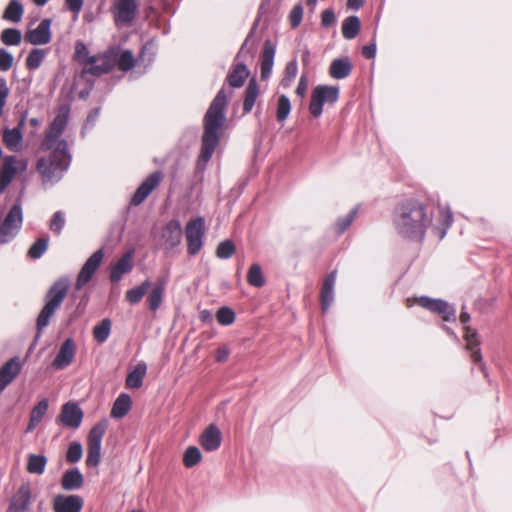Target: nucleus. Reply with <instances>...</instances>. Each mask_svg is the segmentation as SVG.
Segmentation results:
<instances>
[{
    "label": "nucleus",
    "mask_w": 512,
    "mask_h": 512,
    "mask_svg": "<svg viewBox=\"0 0 512 512\" xmlns=\"http://www.w3.org/2000/svg\"><path fill=\"white\" fill-rule=\"evenodd\" d=\"M70 116V106L62 104L57 108L56 115L45 134L43 147L52 149L47 158H40L37 162V170L43 183L54 184L58 182L68 170L71 163V154L65 139L58 138L67 127Z\"/></svg>",
    "instance_id": "nucleus-1"
},
{
    "label": "nucleus",
    "mask_w": 512,
    "mask_h": 512,
    "mask_svg": "<svg viewBox=\"0 0 512 512\" xmlns=\"http://www.w3.org/2000/svg\"><path fill=\"white\" fill-rule=\"evenodd\" d=\"M228 98L229 95H227L225 86H223L217 92L203 117L201 149L196 161V169L199 172L206 170L207 164L224 134Z\"/></svg>",
    "instance_id": "nucleus-2"
},
{
    "label": "nucleus",
    "mask_w": 512,
    "mask_h": 512,
    "mask_svg": "<svg viewBox=\"0 0 512 512\" xmlns=\"http://www.w3.org/2000/svg\"><path fill=\"white\" fill-rule=\"evenodd\" d=\"M392 223L399 237L421 243L433 223V214L428 211L424 202L416 198H406L395 205Z\"/></svg>",
    "instance_id": "nucleus-3"
},
{
    "label": "nucleus",
    "mask_w": 512,
    "mask_h": 512,
    "mask_svg": "<svg viewBox=\"0 0 512 512\" xmlns=\"http://www.w3.org/2000/svg\"><path fill=\"white\" fill-rule=\"evenodd\" d=\"M69 287V277L61 276L56 281H54V283L47 290L44 296V306L36 320V327L38 332L37 337H39L42 330L49 325L51 317L60 308L62 302L68 294Z\"/></svg>",
    "instance_id": "nucleus-4"
},
{
    "label": "nucleus",
    "mask_w": 512,
    "mask_h": 512,
    "mask_svg": "<svg viewBox=\"0 0 512 512\" xmlns=\"http://www.w3.org/2000/svg\"><path fill=\"white\" fill-rule=\"evenodd\" d=\"M22 194L8 211L4 219L0 217V244L10 243L18 234L23 223Z\"/></svg>",
    "instance_id": "nucleus-5"
},
{
    "label": "nucleus",
    "mask_w": 512,
    "mask_h": 512,
    "mask_svg": "<svg viewBox=\"0 0 512 512\" xmlns=\"http://www.w3.org/2000/svg\"><path fill=\"white\" fill-rule=\"evenodd\" d=\"M108 423L103 419L96 423L89 431L87 437V456L86 465L88 467H97L101 461L102 439L107 430Z\"/></svg>",
    "instance_id": "nucleus-6"
},
{
    "label": "nucleus",
    "mask_w": 512,
    "mask_h": 512,
    "mask_svg": "<svg viewBox=\"0 0 512 512\" xmlns=\"http://www.w3.org/2000/svg\"><path fill=\"white\" fill-rule=\"evenodd\" d=\"M338 99V86L318 85L312 91L309 111L313 117L319 118L323 113L324 104H334Z\"/></svg>",
    "instance_id": "nucleus-7"
},
{
    "label": "nucleus",
    "mask_w": 512,
    "mask_h": 512,
    "mask_svg": "<svg viewBox=\"0 0 512 512\" xmlns=\"http://www.w3.org/2000/svg\"><path fill=\"white\" fill-rule=\"evenodd\" d=\"M205 235V219L201 216L191 219L185 227L187 252L190 256L197 255L203 247Z\"/></svg>",
    "instance_id": "nucleus-8"
},
{
    "label": "nucleus",
    "mask_w": 512,
    "mask_h": 512,
    "mask_svg": "<svg viewBox=\"0 0 512 512\" xmlns=\"http://www.w3.org/2000/svg\"><path fill=\"white\" fill-rule=\"evenodd\" d=\"M34 497L30 482H24L11 496L6 512H30Z\"/></svg>",
    "instance_id": "nucleus-9"
},
{
    "label": "nucleus",
    "mask_w": 512,
    "mask_h": 512,
    "mask_svg": "<svg viewBox=\"0 0 512 512\" xmlns=\"http://www.w3.org/2000/svg\"><path fill=\"white\" fill-rule=\"evenodd\" d=\"M417 303L434 313L439 314L445 322L456 321V310L447 301L442 299H434L428 296H421L417 299Z\"/></svg>",
    "instance_id": "nucleus-10"
},
{
    "label": "nucleus",
    "mask_w": 512,
    "mask_h": 512,
    "mask_svg": "<svg viewBox=\"0 0 512 512\" xmlns=\"http://www.w3.org/2000/svg\"><path fill=\"white\" fill-rule=\"evenodd\" d=\"M104 257V250L100 248L96 250L82 266L76 280L75 288L77 290L82 289L84 285L90 282L101 265Z\"/></svg>",
    "instance_id": "nucleus-11"
},
{
    "label": "nucleus",
    "mask_w": 512,
    "mask_h": 512,
    "mask_svg": "<svg viewBox=\"0 0 512 512\" xmlns=\"http://www.w3.org/2000/svg\"><path fill=\"white\" fill-rule=\"evenodd\" d=\"M83 416V410L78 403L67 402L62 406L57 421L61 422L65 427L75 430L80 427Z\"/></svg>",
    "instance_id": "nucleus-12"
},
{
    "label": "nucleus",
    "mask_w": 512,
    "mask_h": 512,
    "mask_svg": "<svg viewBox=\"0 0 512 512\" xmlns=\"http://www.w3.org/2000/svg\"><path fill=\"white\" fill-rule=\"evenodd\" d=\"M161 240L165 250L178 247L182 240V227L178 219L168 221L161 231Z\"/></svg>",
    "instance_id": "nucleus-13"
},
{
    "label": "nucleus",
    "mask_w": 512,
    "mask_h": 512,
    "mask_svg": "<svg viewBox=\"0 0 512 512\" xmlns=\"http://www.w3.org/2000/svg\"><path fill=\"white\" fill-rule=\"evenodd\" d=\"M116 25L131 24L137 14V0H116L114 3Z\"/></svg>",
    "instance_id": "nucleus-14"
},
{
    "label": "nucleus",
    "mask_w": 512,
    "mask_h": 512,
    "mask_svg": "<svg viewBox=\"0 0 512 512\" xmlns=\"http://www.w3.org/2000/svg\"><path fill=\"white\" fill-rule=\"evenodd\" d=\"M162 179L163 173L160 170L151 173L136 189L131 198V204L134 206L140 205L160 184Z\"/></svg>",
    "instance_id": "nucleus-15"
},
{
    "label": "nucleus",
    "mask_w": 512,
    "mask_h": 512,
    "mask_svg": "<svg viewBox=\"0 0 512 512\" xmlns=\"http://www.w3.org/2000/svg\"><path fill=\"white\" fill-rule=\"evenodd\" d=\"M162 179L163 173L160 170L151 173L136 189L131 198V204L134 206L140 205L160 184Z\"/></svg>",
    "instance_id": "nucleus-16"
},
{
    "label": "nucleus",
    "mask_w": 512,
    "mask_h": 512,
    "mask_svg": "<svg viewBox=\"0 0 512 512\" xmlns=\"http://www.w3.org/2000/svg\"><path fill=\"white\" fill-rule=\"evenodd\" d=\"M133 254L134 250H128L115 263L110 265L109 279L112 283L119 282L125 274L133 270Z\"/></svg>",
    "instance_id": "nucleus-17"
},
{
    "label": "nucleus",
    "mask_w": 512,
    "mask_h": 512,
    "mask_svg": "<svg viewBox=\"0 0 512 512\" xmlns=\"http://www.w3.org/2000/svg\"><path fill=\"white\" fill-rule=\"evenodd\" d=\"M76 345L72 338H67L60 346L58 353L51 363L52 368L62 370L67 368L75 358Z\"/></svg>",
    "instance_id": "nucleus-18"
},
{
    "label": "nucleus",
    "mask_w": 512,
    "mask_h": 512,
    "mask_svg": "<svg viewBox=\"0 0 512 512\" xmlns=\"http://www.w3.org/2000/svg\"><path fill=\"white\" fill-rule=\"evenodd\" d=\"M51 23V19H43L35 29L26 32L25 40L35 46L48 44L51 41Z\"/></svg>",
    "instance_id": "nucleus-19"
},
{
    "label": "nucleus",
    "mask_w": 512,
    "mask_h": 512,
    "mask_svg": "<svg viewBox=\"0 0 512 512\" xmlns=\"http://www.w3.org/2000/svg\"><path fill=\"white\" fill-rule=\"evenodd\" d=\"M22 370V364L19 357L15 356L5 362L0 368V393L11 384Z\"/></svg>",
    "instance_id": "nucleus-20"
},
{
    "label": "nucleus",
    "mask_w": 512,
    "mask_h": 512,
    "mask_svg": "<svg viewBox=\"0 0 512 512\" xmlns=\"http://www.w3.org/2000/svg\"><path fill=\"white\" fill-rule=\"evenodd\" d=\"M84 500L79 495H57L53 500L54 512H81Z\"/></svg>",
    "instance_id": "nucleus-21"
},
{
    "label": "nucleus",
    "mask_w": 512,
    "mask_h": 512,
    "mask_svg": "<svg viewBox=\"0 0 512 512\" xmlns=\"http://www.w3.org/2000/svg\"><path fill=\"white\" fill-rule=\"evenodd\" d=\"M477 332L472 330L470 327H466L465 340H466V349L471 352L472 361L475 364H479L480 370L483 372L484 376L488 377V372L485 364L483 363L481 350L479 348L480 342L477 337Z\"/></svg>",
    "instance_id": "nucleus-22"
},
{
    "label": "nucleus",
    "mask_w": 512,
    "mask_h": 512,
    "mask_svg": "<svg viewBox=\"0 0 512 512\" xmlns=\"http://www.w3.org/2000/svg\"><path fill=\"white\" fill-rule=\"evenodd\" d=\"M199 442L205 451H216L222 442V434L219 427L215 424H210L200 435Z\"/></svg>",
    "instance_id": "nucleus-23"
},
{
    "label": "nucleus",
    "mask_w": 512,
    "mask_h": 512,
    "mask_svg": "<svg viewBox=\"0 0 512 512\" xmlns=\"http://www.w3.org/2000/svg\"><path fill=\"white\" fill-rule=\"evenodd\" d=\"M336 271L328 273L323 281L320 292V305L323 313H326L334 301V287L336 282Z\"/></svg>",
    "instance_id": "nucleus-24"
},
{
    "label": "nucleus",
    "mask_w": 512,
    "mask_h": 512,
    "mask_svg": "<svg viewBox=\"0 0 512 512\" xmlns=\"http://www.w3.org/2000/svg\"><path fill=\"white\" fill-rule=\"evenodd\" d=\"M26 115H27V112H25L22 115V117L16 127H14L13 129L5 128V130H4L3 141L6 145V147L10 150H18L19 149V146L23 139L22 129L25 125Z\"/></svg>",
    "instance_id": "nucleus-25"
},
{
    "label": "nucleus",
    "mask_w": 512,
    "mask_h": 512,
    "mask_svg": "<svg viewBox=\"0 0 512 512\" xmlns=\"http://www.w3.org/2000/svg\"><path fill=\"white\" fill-rule=\"evenodd\" d=\"M249 74L250 71L245 63L233 62L225 81L231 88H240L244 85Z\"/></svg>",
    "instance_id": "nucleus-26"
},
{
    "label": "nucleus",
    "mask_w": 512,
    "mask_h": 512,
    "mask_svg": "<svg viewBox=\"0 0 512 512\" xmlns=\"http://www.w3.org/2000/svg\"><path fill=\"white\" fill-rule=\"evenodd\" d=\"M276 45L271 40H266L263 46L261 57V78L263 80L270 77L274 64Z\"/></svg>",
    "instance_id": "nucleus-27"
},
{
    "label": "nucleus",
    "mask_w": 512,
    "mask_h": 512,
    "mask_svg": "<svg viewBox=\"0 0 512 512\" xmlns=\"http://www.w3.org/2000/svg\"><path fill=\"white\" fill-rule=\"evenodd\" d=\"M17 173L16 157L7 156L4 159L0 174V195L6 190Z\"/></svg>",
    "instance_id": "nucleus-28"
},
{
    "label": "nucleus",
    "mask_w": 512,
    "mask_h": 512,
    "mask_svg": "<svg viewBox=\"0 0 512 512\" xmlns=\"http://www.w3.org/2000/svg\"><path fill=\"white\" fill-rule=\"evenodd\" d=\"M83 484V475L77 467L66 470L62 475L61 485L66 491L78 490L82 488Z\"/></svg>",
    "instance_id": "nucleus-29"
},
{
    "label": "nucleus",
    "mask_w": 512,
    "mask_h": 512,
    "mask_svg": "<svg viewBox=\"0 0 512 512\" xmlns=\"http://www.w3.org/2000/svg\"><path fill=\"white\" fill-rule=\"evenodd\" d=\"M352 68L349 57L336 58L330 64L329 74L334 79H345L351 74Z\"/></svg>",
    "instance_id": "nucleus-30"
},
{
    "label": "nucleus",
    "mask_w": 512,
    "mask_h": 512,
    "mask_svg": "<svg viewBox=\"0 0 512 512\" xmlns=\"http://www.w3.org/2000/svg\"><path fill=\"white\" fill-rule=\"evenodd\" d=\"M147 373V365L145 362H139L128 374L125 385L129 389H138L143 385L144 377Z\"/></svg>",
    "instance_id": "nucleus-31"
},
{
    "label": "nucleus",
    "mask_w": 512,
    "mask_h": 512,
    "mask_svg": "<svg viewBox=\"0 0 512 512\" xmlns=\"http://www.w3.org/2000/svg\"><path fill=\"white\" fill-rule=\"evenodd\" d=\"M166 281L164 278H159L155 285L152 287L147 302L149 309L152 312H156L162 304L164 293H165Z\"/></svg>",
    "instance_id": "nucleus-32"
},
{
    "label": "nucleus",
    "mask_w": 512,
    "mask_h": 512,
    "mask_svg": "<svg viewBox=\"0 0 512 512\" xmlns=\"http://www.w3.org/2000/svg\"><path fill=\"white\" fill-rule=\"evenodd\" d=\"M49 408V402L47 398L40 400L31 410L29 416V423L26 432L33 431L36 426L42 421Z\"/></svg>",
    "instance_id": "nucleus-33"
},
{
    "label": "nucleus",
    "mask_w": 512,
    "mask_h": 512,
    "mask_svg": "<svg viewBox=\"0 0 512 512\" xmlns=\"http://www.w3.org/2000/svg\"><path fill=\"white\" fill-rule=\"evenodd\" d=\"M132 406V399L129 394L121 393L113 403L111 417L121 419L128 414Z\"/></svg>",
    "instance_id": "nucleus-34"
},
{
    "label": "nucleus",
    "mask_w": 512,
    "mask_h": 512,
    "mask_svg": "<svg viewBox=\"0 0 512 512\" xmlns=\"http://www.w3.org/2000/svg\"><path fill=\"white\" fill-rule=\"evenodd\" d=\"M259 96V86L255 78L250 79L244 93L243 114L252 111L255 102Z\"/></svg>",
    "instance_id": "nucleus-35"
},
{
    "label": "nucleus",
    "mask_w": 512,
    "mask_h": 512,
    "mask_svg": "<svg viewBox=\"0 0 512 512\" xmlns=\"http://www.w3.org/2000/svg\"><path fill=\"white\" fill-rule=\"evenodd\" d=\"M360 31V19L357 16H349L342 23V35L347 40L357 37Z\"/></svg>",
    "instance_id": "nucleus-36"
},
{
    "label": "nucleus",
    "mask_w": 512,
    "mask_h": 512,
    "mask_svg": "<svg viewBox=\"0 0 512 512\" xmlns=\"http://www.w3.org/2000/svg\"><path fill=\"white\" fill-rule=\"evenodd\" d=\"M24 13L23 5L19 0H10L4 10L3 18L5 20L17 23L21 20Z\"/></svg>",
    "instance_id": "nucleus-37"
},
{
    "label": "nucleus",
    "mask_w": 512,
    "mask_h": 512,
    "mask_svg": "<svg viewBox=\"0 0 512 512\" xmlns=\"http://www.w3.org/2000/svg\"><path fill=\"white\" fill-rule=\"evenodd\" d=\"M358 210L359 207L355 206L349 211L347 215L341 216L335 221L334 229L338 235H342L350 227V225L352 224V222L354 221L355 217L358 214Z\"/></svg>",
    "instance_id": "nucleus-38"
},
{
    "label": "nucleus",
    "mask_w": 512,
    "mask_h": 512,
    "mask_svg": "<svg viewBox=\"0 0 512 512\" xmlns=\"http://www.w3.org/2000/svg\"><path fill=\"white\" fill-rule=\"evenodd\" d=\"M150 287L151 282L148 279L143 281L139 286L129 289L126 292V300L131 304L139 303Z\"/></svg>",
    "instance_id": "nucleus-39"
},
{
    "label": "nucleus",
    "mask_w": 512,
    "mask_h": 512,
    "mask_svg": "<svg viewBox=\"0 0 512 512\" xmlns=\"http://www.w3.org/2000/svg\"><path fill=\"white\" fill-rule=\"evenodd\" d=\"M47 458L44 455L30 454L28 457L27 470L32 474H43Z\"/></svg>",
    "instance_id": "nucleus-40"
},
{
    "label": "nucleus",
    "mask_w": 512,
    "mask_h": 512,
    "mask_svg": "<svg viewBox=\"0 0 512 512\" xmlns=\"http://www.w3.org/2000/svg\"><path fill=\"white\" fill-rule=\"evenodd\" d=\"M247 282L256 288H261L265 284V278L262 272V268L258 263H254L250 266L247 273Z\"/></svg>",
    "instance_id": "nucleus-41"
},
{
    "label": "nucleus",
    "mask_w": 512,
    "mask_h": 512,
    "mask_svg": "<svg viewBox=\"0 0 512 512\" xmlns=\"http://www.w3.org/2000/svg\"><path fill=\"white\" fill-rule=\"evenodd\" d=\"M110 332L111 320L105 318L93 328V337L98 343H104L109 338Z\"/></svg>",
    "instance_id": "nucleus-42"
},
{
    "label": "nucleus",
    "mask_w": 512,
    "mask_h": 512,
    "mask_svg": "<svg viewBox=\"0 0 512 512\" xmlns=\"http://www.w3.org/2000/svg\"><path fill=\"white\" fill-rule=\"evenodd\" d=\"M202 460V453L196 446H189L183 454V464L186 468H192L200 463Z\"/></svg>",
    "instance_id": "nucleus-43"
},
{
    "label": "nucleus",
    "mask_w": 512,
    "mask_h": 512,
    "mask_svg": "<svg viewBox=\"0 0 512 512\" xmlns=\"http://www.w3.org/2000/svg\"><path fill=\"white\" fill-rule=\"evenodd\" d=\"M86 74H90L94 77H99L104 74L98 64V57L96 55H92L83 62L81 76L84 77Z\"/></svg>",
    "instance_id": "nucleus-44"
},
{
    "label": "nucleus",
    "mask_w": 512,
    "mask_h": 512,
    "mask_svg": "<svg viewBox=\"0 0 512 512\" xmlns=\"http://www.w3.org/2000/svg\"><path fill=\"white\" fill-rule=\"evenodd\" d=\"M291 111V102L288 96L280 95L277 101L276 119L278 122H284Z\"/></svg>",
    "instance_id": "nucleus-45"
},
{
    "label": "nucleus",
    "mask_w": 512,
    "mask_h": 512,
    "mask_svg": "<svg viewBox=\"0 0 512 512\" xmlns=\"http://www.w3.org/2000/svg\"><path fill=\"white\" fill-rule=\"evenodd\" d=\"M48 242L49 238L47 236L38 238L29 248L28 257L34 260L41 258L47 250Z\"/></svg>",
    "instance_id": "nucleus-46"
},
{
    "label": "nucleus",
    "mask_w": 512,
    "mask_h": 512,
    "mask_svg": "<svg viewBox=\"0 0 512 512\" xmlns=\"http://www.w3.org/2000/svg\"><path fill=\"white\" fill-rule=\"evenodd\" d=\"M0 38L7 46H17L21 43L22 34L17 28H7L2 31Z\"/></svg>",
    "instance_id": "nucleus-47"
},
{
    "label": "nucleus",
    "mask_w": 512,
    "mask_h": 512,
    "mask_svg": "<svg viewBox=\"0 0 512 512\" xmlns=\"http://www.w3.org/2000/svg\"><path fill=\"white\" fill-rule=\"evenodd\" d=\"M45 59V51L43 49L34 48L30 51L26 58V67L29 70L38 69Z\"/></svg>",
    "instance_id": "nucleus-48"
},
{
    "label": "nucleus",
    "mask_w": 512,
    "mask_h": 512,
    "mask_svg": "<svg viewBox=\"0 0 512 512\" xmlns=\"http://www.w3.org/2000/svg\"><path fill=\"white\" fill-rule=\"evenodd\" d=\"M216 319L220 325L229 326L234 323L236 314L232 308L222 306L216 312Z\"/></svg>",
    "instance_id": "nucleus-49"
},
{
    "label": "nucleus",
    "mask_w": 512,
    "mask_h": 512,
    "mask_svg": "<svg viewBox=\"0 0 512 512\" xmlns=\"http://www.w3.org/2000/svg\"><path fill=\"white\" fill-rule=\"evenodd\" d=\"M115 63L117 64V67L121 71H129L131 70L135 65V59L133 56V53L130 50H124L118 57L117 60H115Z\"/></svg>",
    "instance_id": "nucleus-50"
},
{
    "label": "nucleus",
    "mask_w": 512,
    "mask_h": 512,
    "mask_svg": "<svg viewBox=\"0 0 512 512\" xmlns=\"http://www.w3.org/2000/svg\"><path fill=\"white\" fill-rule=\"evenodd\" d=\"M298 73V66L296 60H292L287 63L285 67V75L281 80V86L283 88H289L296 78Z\"/></svg>",
    "instance_id": "nucleus-51"
},
{
    "label": "nucleus",
    "mask_w": 512,
    "mask_h": 512,
    "mask_svg": "<svg viewBox=\"0 0 512 512\" xmlns=\"http://www.w3.org/2000/svg\"><path fill=\"white\" fill-rule=\"evenodd\" d=\"M235 249V244L232 240H224L218 244L216 256L220 259H229L235 253Z\"/></svg>",
    "instance_id": "nucleus-52"
},
{
    "label": "nucleus",
    "mask_w": 512,
    "mask_h": 512,
    "mask_svg": "<svg viewBox=\"0 0 512 512\" xmlns=\"http://www.w3.org/2000/svg\"><path fill=\"white\" fill-rule=\"evenodd\" d=\"M83 454L82 445L78 441L72 442L66 452V461L69 463L78 462Z\"/></svg>",
    "instance_id": "nucleus-53"
},
{
    "label": "nucleus",
    "mask_w": 512,
    "mask_h": 512,
    "mask_svg": "<svg viewBox=\"0 0 512 512\" xmlns=\"http://www.w3.org/2000/svg\"><path fill=\"white\" fill-rule=\"evenodd\" d=\"M302 18H303V6L301 3H298L292 8V10L289 14L290 26L293 29L297 28L301 24Z\"/></svg>",
    "instance_id": "nucleus-54"
},
{
    "label": "nucleus",
    "mask_w": 512,
    "mask_h": 512,
    "mask_svg": "<svg viewBox=\"0 0 512 512\" xmlns=\"http://www.w3.org/2000/svg\"><path fill=\"white\" fill-rule=\"evenodd\" d=\"M65 225V217L62 211L54 213L50 221V230L56 234H60Z\"/></svg>",
    "instance_id": "nucleus-55"
},
{
    "label": "nucleus",
    "mask_w": 512,
    "mask_h": 512,
    "mask_svg": "<svg viewBox=\"0 0 512 512\" xmlns=\"http://www.w3.org/2000/svg\"><path fill=\"white\" fill-rule=\"evenodd\" d=\"M98 57V64L104 72L109 73L115 66V59L109 54L96 55Z\"/></svg>",
    "instance_id": "nucleus-56"
},
{
    "label": "nucleus",
    "mask_w": 512,
    "mask_h": 512,
    "mask_svg": "<svg viewBox=\"0 0 512 512\" xmlns=\"http://www.w3.org/2000/svg\"><path fill=\"white\" fill-rule=\"evenodd\" d=\"M13 55L5 48H0V70L8 71L13 65Z\"/></svg>",
    "instance_id": "nucleus-57"
},
{
    "label": "nucleus",
    "mask_w": 512,
    "mask_h": 512,
    "mask_svg": "<svg viewBox=\"0 0 512 512\" xmlns=\"http://www.w3.org/2000/svg\"><path fill=\"white\" fill-rule=\"evenodd\" d=\"M336 23L335 12L332 8L325 9L321 14V26L330 28Z\"/></svg>",
    "instance_id": "nucleus-58"
},
{
    "label": "nucleus",
    "mask_w": 512,
    "mask_h": 512,
    "mask_svg": "<svg viewBox=\"0 0 512 512\" xmlns=\"http://www.w3.org/2000/svg\"><path fill=\"white\" fill-rule=\"evenodd\" d=\"M89 57L91 56L87 46L83 42H77L75 46V59L83 65V62Z\"/></svg>",
    "instance_id": "nucleus-59"
},
{
    "label": "nucleus",
    "mask_w": 512,
    "mask_h": 512,
    "mask_svg": "<svg viewBox=\"0 0 512 512\" xmlns=\"http://www.w3.org/2000/svg\"><path fill=\"white\" fill-rule=\"evenodd\" d=\"M9 88L6 79L0 77V116L3 114V109L9 96Z\"/></svg>",
    "instance_id": "nucleus-60"
},
{
    "label": "nucleus",
    "mask_w": 512,
    "mask_h": 512,
    "mask_svg": "<svg viewBox=\"0 0 512 512\" xmlns=\"http://www.w3.org/2000/svg\"><path fill=\"white\" fill-rule=\"evenodd\" d=\"M249 46L251 47V44L247 43V42H243L239 51L237 52L235 58H234V63H245V60H246V57L248 55V53L250 52V48Z\"/></svg>",
    "instance_id": "nucleus-61"
},
{
    "label": "nucleus",
    "mask_w": 512,
    "mask_h": 512,
    "mask_svg": "<svg viewBox=\"0 0 512 512\" xmlns=\"http://www.w3.org/2000/svg\"><path fill=\"white\" fill-rule=\"evenodd\" d=\"M307 88H308L307 76L305 74H302L300 79H299V82H298V85H297V88H296L295 92H296V94L299 97L303 98L306 95Z\"/></svg>",
    "instance_id": "nucleus-62"
},
{
    "label": "nucleus",
    "mask_w": 512,
    "mask_h": 512,
    "mask_svg": "<svg viewBox=\"0 0 512 512\" xmlns=\"http://www.w3.org/2000/svg\"><path fill=\"white\" fill-rule=\"evenodd\" d=\"M99 115H100V108H93L89 112L83 128L84 129L92 128L94 126L95 122L97 121Z\"/></svg>",
    "instance_id": "nucleus-63"
},
{
    "label": "nucleus",
    "mask_w": 512,
    "mask_h": 512,
    "mask_svg": "<svg viewBox=\"0 0 512 512\" xmlns=\"http://www.w3.org/2000/svg\"><path fill=\"white\" fill-rule=\"evenodd\" d=\"M377 47L375 41L372 43L365 45L362 48V54L367 59H373L376 56Z\"/></svg>",
    "instance_id": "nucleus-64"
}]
</instances>
